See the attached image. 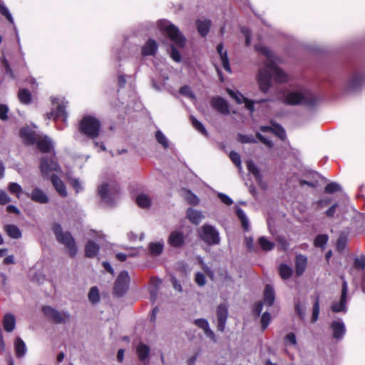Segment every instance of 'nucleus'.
<instances>
[{
  "label": "nucleus",
  "mask_w": 365,
  "mask_h": 365,
  "mask_svg": "<svg viewBox=\"0 0 365 365\" xmlns=\"http://www.w3.org/2000/svg\"><path fill=\"white\" fill-rule=\"evenodd\" d=\"M100 247L92 240H89L85 246V255L87 257L93 258L98 255Z\"/></svg>",
  "instance_id": "28"
},
{
  "label": "nucleus",
  "mask_w": 365,
  "mask_h": 365,
  "mask_svg": "<svg viewBox=\"0 0 365 365\" xmlns=\"http://www.w3.org/2000/svg\"><path fill=\"white\" fill-rule=\"evenodd\" d=\"M237 140L241 143H256L257 140L255 136L252 135H244V134H238Z\"/></svg>",
  "instance_id": "50"
},
{
  "label": "nucleus",
  "mask_w": 365,
  "mask_h": 365,
  "mask_svg": "<svg viewBox=\"0 0 365 365\" xmlns=\"http://www.w3.org/2000/svg\"><path fill=\"white\" fill-rule=\"evenodd\" d=\"M53 231L57 240L64 245L68 250L70 255L75 257L77 254L78 249L71 234L69 232H63L61 225L58 223L53 225Z\"/></svg>",
  "instance_id": "4"
},
{
  "label": "nucleus",
  "mask_w": 365,
  "mask_h": 365,
  "mask_svg": "<svg viewBox=\"0 0 365 365\" xmlns=\"http://www.w3.org/2000/svg\"><path fill=\"white\" fill-rule=\"evenodd\" d=\"M9 112V108L7 106L4 104L0 105V120H6L8 118L7 114Z\"/></svg>",
  "instance_id": "64"
},
{
  "label": "nucleus",
  "mask_w": 365,
  "mask_h": 365,
  "mask_svg": "<svg viewBox=\"0 0 365 365\" xmlns=\"http://www.w3.org/2000/svg\"><path fill=\"white\" fill-rule=\"evenodd\" d=\"M42 312L48 319L57 324L67 322L71 317V314L67 311L59 312L51 306L43 307Z\"/></svg>",
  "instance_id": "7"
},
{
  "label": "nucleus",
  "mask_w": 365,
  "mask_h": 365,
  "mask_svg": "<svg viewBox=\"0 0 365 365\" xmlns=\"http://www.w3.org/2000/svg\"><path fill=\"white\" fill-rule=\"evenodd\" d=\"M331 329L333 332V338L337 340L341 339L346 332L344 323L341 319L333 321L331 324Z\"/></svg>",
  "instance_id": "19"
},
{
  "label": "nucleus",
  "mask_w": 365,
  "mask_h": 365,
  "mask_svg": "<svg viewBox=\"0 0 365 365\" xmlns=\"http://www.w3.org/2000/svg\"><path fill=\"white\" fill-rule=\"evenodd\" d=\"M162 284V281L160 279H155L152 281V287L150 289V300L155 302L157 299L158 292L159 287Z\"/></svg>",
  "instance_id": "36"
},
{
  "label": "nucleus",
  "mask_w": 365,
  "mask_h": 365,
  "mask_svg": "<svg viewBox=\"0 0 365 365\" xmlns=\"http://www.w3.org/2000/svg\"><path fill=\"white\" fill-rule=\"evenodd\" d=\"M319 100V98L309 90L301 88L289 92L285 96L284 102L291 106L302 105L308 108H313Z\"/></svg>",
  "instance_id": "3"
},
{
  "label": "nucleus",
  "mask_w": 365,
  "mask_h": 365,
  "mask_svg": "<svg viewBox=\"0 0 365 365\" xmlns=\"http://www.w3.org/2000/svg\"><path fill=\"white\" fill-rule=\"evenodd\" d=\"M271 321V316L268 312H265L263 313L261 317V323H262V329L263 330L266 329L269 326Z\"/></svg>",
  "instance_id": "55"
},
{
  "label": "nucleus",
  "mask_w": 365,
  "mask_h": 365,
  "mask_svg": "<svg viewBox=\"0 0 365 365\" xmlns=\"http://www.w3.org/2000/svg\"><path fill=\"white\" fill-rule=\"evenodd\" d=\"M98 194L101 199L108 205H113L115 202V197L110 190V185L107 183L103 184L98 187Z\"/></svg>",
  "instance_id": "17"
},
{
  "label": "nucleus",
  "mask_w": 365,
  "mask_h": 365,
  "mask_svg": "<svg viewBox=\"0 0 365 365\" xmlns=\"http://www.w3.org/2000/svg\"><path fill=\"white\" fill-rule=\"evenodd\" d=\"M198 234L200 239L208 245L220 244V233L212 225L205 224L199 229Z\"/></svg>",
  "instance_id": "6"
},
{
  "label": "nucleus",
  "mask_w": 365,
  "mask_h": 365,
  "mask_svg": "<svg viewBox=\"0 0 365 365\" xmlns=\"http://www.w3.org/2000/svg\"><path fill=\"white\" fill-rule=\"evenodd\" d=\"M36 141L38 148L43 153H49L53 150V143L47 135L39 136Z\"/></svg>",
  "instance_id": "20"
},
{
  "label": "nucleus",
  "mask_w": 365,
  "mask_h": 365,
  "mask_svg": "<svg viewBox=\"0 0 365 365\" xmlns=\"http://www.w3.org/2000/svg\"><path fill=\"white\" fill-rule=\"evenodd\" d=\"M236 214L241 222L243 229L245 231H248L250 229L249 220L243 210L240 207H237Z\"/></svg>",
  "instance_id": "35"
},
{
  "label": "nucleus",
  "mask_w": 365,
  "mask_h": 365,
  "mask_svg": "<svg viewBox=\"0 0 365 365\" xmlns=\"http://www.w3.org/2000/svg\"><path fill=\"white\" fill-rule=\"evenodd\" d=\"M156 41L152 38L148 39L142 48L141 53L143 56H153L158 50Z\"/></svg>",
  "instance_id": "25"
},
{
  "label": "nucleus",
  "mask_w": 365,
  "mask_h": 365,
  "mask_svg": "<svg viewBox=\"0 0 365 365\" xmlns=\"http://www.w3.org/2000/svg\"><path fill=\"white\" fill-rule=\"evenodd\" d=\"M341 190V185L336 182H329L324 187V192L328 194H332L334 192H339Z\"/></svg>",
  "instance_id": "45"
},
{
  "label": "nucleus",
  "mask_w": 365,
  "mask_h": 365,
  "mask_svg": "<svg viewBox=\"0 0 365 365\" xmlns=\"http://www.w3.org/2000/svg\"><path fill=\"white\" fill-rule=\"evenodd\" d=\"M191 122L192 124V126L200 133L203 134L204 135H207V133L206 130V128L202 125V123H200L197 119H196L195 117L191 116L190 118Z\"/></svg>",
  "instance_id": "48"
},
{
  "label": "nucleus",
  "mask_w": 365,
  "mask_h": 365,
  "mask_svg": "<svg viewBox=\"0 0 365 365\" xmlns=\"http://www.w3.org/2000/svg\"><path fill=\"white\" fill-rule=\"evenodd\" d=\"M365 82V72L356 71L353 73L347 81L346 89L349 92L358 91Z\"/></svg>",
  "instance_id": "9"
},
{
  "label": "nucleus",
  "mask_w": 365,
  "mask_h": 365,
  "mask_svg": "<svg viewBox=\"0 0 365 365\" xmlns=\"http://www.w3.org/2000/svg\"><path fill=\"white\" fill-rule=\"evenodd\" d=\"M53 104L56 105V108L48 114V118L53 120L61 119L63 122H66L68 114L66 110V105H65L64 101L55 102V100H53Z\"/></svg>",
  "instance_id": "12"
},
{
  "label": "nucleus",
  "mask_w": 365,
  "mask_h": 365,
  "mask_svg": "<svg viewBox=\"0 0 365 365\" xmlns=\"http://www.w3.org/2000/svg\"><path fill=\"white\" fill-rule=\"evenodd\" d=\"M255 49L266 57L265 68L259 71L257 77L260 90L264 93L268 91L272 78L277 83L287 81V75L277 66L278 58L274 56L273 53L263 46H255Z\"/></svg>",
  "instance_id": "1"
},
{
  "label": "nucleus",
  "mask_w": 365,
  "mask_h": 365,
  "mask_svg": "<svg viewBox=\"0 0 365 365\" xmlns=\"http://www.w3.org/2000/svg\"><path fill=\"white\" fill-rule=\"evenodd\" d=\"M4 329L6 332H11L16 326V319L11 314H6L3 319Z\"/></svg>",
  "instance_id": "31"
},
{
  "label": "nucleus",
  "mask_w": 365,
  "mask_h": 365,
  "mask_svg": "<svg viewBox=\"0 0 365 365\" xmlns=\"http://www.w3.org/2000/svg\"><path fill=\"white\" fill-rule=\"evenodd\" d=\"M354 267L357 269H364L365 268V255H361L354 259Z\"/></svg>",
  "instance_id": "58"
},
{
  "label": "nucleus",
  "mask_w": 365,
  "mask_h": 365,
  "mask_svg": "<svg viewBox=\"0 0 365 365\" xmlns=\"http://www.w3.org/2000/svg\"><path fill=\"white\" fill-rule=\"evenodd\" d=\"M328 241L327 235H319L314 240V245L317 247H324Z\"/></svg>",
  "instance_id": "53"
},
{
  "label": "nucleus",
  "mask_w": 365,
  "mask_h": 365,
  "mask_svg": "<svg viewBox=\"0 0 365 365\" xmlns=\"http://www.w3.org/2000/svg\"><path fill=\"white\" fill-rule=\"evenodd\" d=\"M211 106L222 114L227 115L230 113L227 103L220 96H215L212 98Z\"/></svg>",
  "instance_id": "18"
},
{
  "label": "nucleus",
  "mask_w": 365,
  "mask_h": 365,
  "mask_svg": "<svg viewBox=\"0 0 365 365\" xmlns=\"http://www.w3.org/2000/svg\"><path fill=\"white\" fill-rule=\"evenodd\" d=\"M135 201L138 205L141 208H148L151 204L150 197L145 194L138 195Z\"/></svg>",
  "instance_id": "38"
},
{
  "label": "nucleus",
  "mask_w": 365,
  "mask_h": 365,
  "mask_svg": "<svg viewBox=\"0 0 365 365\" xmlns=\"http://www.w3.org/2000/svg\"><path fill=\"white\" fill-rule=\"evenodd\" d=\"M273 132L282 140H284L286 138V132L285 130L280 125H277L274 129H273Z\"/></svg>",
  "instance_id": "61"
},
{
  "label": "nucleus",
  "mask_w": 365,
  "mask_h": 365,
  "mask_svg": "<svg viewBox=\"0 0 365 365\" xmlns=\"http://www.w3.org/2000/svg\"><path fill=\"white\" fill-rule=\"evenodd\" d=\"M186 215L189 220L195 225H198L203 218L202 212L192 208H188Z\"/></svg>",
  "instance_id": "30"
},
{
  "label": "nucleus",
  "mask_w": 365,
  "mask_h": 365,
  "mask_svg": "<svg viewBox=\"0 0 365 365\" xmlns=\"http://www.w3.org/2000/svg\"><path fill=\"white\" fill-rule=\"evenodd\" d=\"M0 13L1 15L4 16L11 24H14L11 14L6 6L2 2H0Z\"/></svg>",
  "instance_id": "49"
},
{
  "label": "nucleus",
  "mask_w": 365,
  "mask_h": 365,
  "mask_svg": "<svg viewBox=\"0 0 365 365\" xmlns=\"http://www.w3.org/2000/svg\"><path fill=\"white\" fill-rule=\"evenodd\" d=\"M50 178L56 192L61 196L66 197L67 190L64 182L56 175H51Z\"/></svg>",
  "instance_id": "24"
},
{
  "label": "nucleus",
  "mask_w": 365,
  "mask_h": 365,
  "mask_svg": "<svg viewBox=\"0 0 365 365\" xmlns=\"http://www.w3.org/2000/svg\"><path fill=\"white\" fill-rule=\"evenodd\" d=\"M211 25L212 21L208 19H197L196 21L197 31L202 37H205L208 34Z\"/></svg>",
  "instance_id": "23"
},
{
  "label": "nucleus",
  "mask_w": 365,
  "mask_h": 365,
  "mask_svg": "<svg viewBox=\"0 0 365 365\" xmlns=\"http://www.w3.org/2000/svg\"><path fill=\"white\" fill-rule=\"evenodd\" d=\"M9 190L11 194L16 195L18 197H20V195L23 192L21 185L16 182H11L9 185Z\"/></svg>",
  "instance_id": "51"
},
{
  "label": "nucleus",
  "mask_w": 365,
  "mask_h": 365,
  "mask_svg": "<svg viewBox=\"0 0 365 365\" xmlns=\"http://www.w3.org/2000/svg\"><path fill=\"white\" fill-rule=\"evenodd\" d=\"M185 199L190 205H197L199 202L197 195L188 190L186 191Z\"/></svg>",
  "instance_id": "56"
},
{
  "label": "nucleus",
  "mask_w": 365,
  "mask_h": 365,
  "mask_svg": "<svg viewBox=\"0 0 365 365\" xmlns=\"http://www.w3.org/2000/svg\"><path fill=\"white\" fill-rule=\"evenodd\" d=\"M101 129L100 121L92 116L84 117L79 125V130L86 136L95 139L99 135Z\"/></svg>",
  "instance_id": "5"
},
{
  "label": "nucleus",
  "mask_w": 365,
  "mask_h": 365,
  "mask_svg": "<svg viewBox=\"0 0 365 365\" xmlns=\"http://www.w3.org/2000/svg\"><path fill=\"white\" fill-rule=\"evenodd\" d=\"M150 347L147 344L140 342L136 346V354L138 359L142 362L148 361L150 356Z\"/></svg>",
  "instance_id": "22"
},
{
  "label": "nucleus",
  "mask_w": 365,
  "mask_h": 365,
  "mask_svg": "<svg viewBox=\"0 0 365 365\" xmlns=\"http://www.w3.org/2000/svg\"><path fill=\"white\" fill-rule=\"evenodd\" d=\"M347 293H348V284L347 282L343 279L342 289L340 300L339 302H333L331 309L333 312H346V302H347Z\"/></svg>",
  "instance_id": "10"
},
{
  "label": "nucleus",
  "mask_w": 365,
  "mask_h": 365,
  "mask_svg": "<svg viewBox=\"0 0 365 365\" xmlns=\"http://www.w3.org/2000/svg\"><path fill=\"white\" fill-rule=\"evenodd\" d=\"M149 250L152 255H158L163 250V242L150 243L149 245Z\"/></svg>",
  "instance_id": "47"
},
{
  "label": "nucleus",
  "mask_w": 365,
  "mask_h": 365,
  "mask_svg": "<svg viewBox=\"0 0 365 365\" xmlns=\"http://www.w3.org/2000/svg\"><path fill=\"white\" fill-rule=\"evenodd\" d=\"M228 317V307L225 304H220L217 307V330L224 331Z\"/></svg>",
  "instance_id": "14"
},
{
  "label": "nucleus",
  "mask_w": 365,
  "mask_h": 365,
  "mask_svg": "<svg viewBox=\"0 0 365 365\" xmlns=\"http://www.w3.org/2000/svg\"><path fill=\"white\" fill-rule=\"evenodd\" d=\"M41 170L43 178H51V172H58L60 167L58 164L55 161L54 158H48L43 157L41 161Z\"/></svg>",
  "instance_id": "11"
},
{
  "label": "nucleus",
  "mask_w": 365,
  "mask_h": 365,
  "mask_svg": "<svg viewBox=\"0 0 365 365\" xmlns=\"http://www.w3.org/2000/svg\"><path fill=\"white\" fill-rule=\"evenodd\" d=\"M292 269L286 264H281L279 267V274L282 279H288L292 275Z\"/></svg>",
  "instance_id": "37"
},
{
  "label": "nucleus",
  "mask_w": 365,
  "mask_h": 365,
  "mask_svg": "<svg viewBox=\"0 0 365 365\" xmlns=\"http://www.w3.org/2000/svg\"><path fill=\"white\" fill-rule=\"evenodd\" d=\"M19 101L24 104H29L31 101V94L28 89H20L19 91Z\"/></svg>",
  "instance_id": "42"
},
{
  "label": "nucleus",
  "mask_w": 365,
  "mask_h": 365,
  "mask_svg": "<svg viewBox=\"0 0 365 365\" xmlns=\"http://www.w3.org/2000/svg\"><path fill=\"white\" fill-rule=\"evenodd\" d=\"M180 93L182 96H187L190 99H195V96L192 91V89L188 86H184L180 88Z\"/></svg>",
  "instance_id": "54"
},
{
  "label": "nucleus",
  "mask_w": 365,
  "mask_h": 365,
  "mask_svg": "<svg viewBox=\"0 0 365 365\" xmlns=\"http://www.w3.org/2000/svg\"><path fill=\"white\" fill-rule=\"evenodd\" d=\"M259 245L262 250L269 251L274 247V242L267 240L265 237H261L258 240Z\"/></svg>",
  "instance_id": "44"
},
{
  "label": "nucleus",
  "mask_w": 365,
  "mask_h": 365,
  "mask_svg": "<svg viewBox=\"0 0 365 365\" xmlns=\"http://www.w3.org/2000/svg\"><path fill=\"white\" fill-rule=\"evenodd\" d=\"M307 259L304 255H299L296 257L295 272L297 276H301L306 269Z\"/></svg>",
  "instance_id": "29"
},
{
  "label": "nucleus",
  "mask_w": 365,
  "mask_h": 365,
  "mask_svg": "<svg viewBox=\"0 0 365 365\" xmlns=\"http://www.w3.org/2000/svg\"><path fill=\"white\" fill-rule=\"evenodd\" d=\"M20 136L26 145H34L36 143L35 133L29 127H24L20 130Z\"/></svg>",
  "instance_id": "21"
},
{
  "label": "nucleus",
  "mask_w": 365,
  "mask_h": 365,
  "mask_svg": "<svg viewBox=\"0 0 365 365\" xmlns=\"http://www.w3.org/2000/svg\"><path fill=\"white\" fill-rule=\"evenodd\" d=\"M217 51L220 55L223 68L227 72L231 73V68H230L229 59L227 57V51L224 49V46L222 43H219L217 45Z\"/></svg>",
  "instance_id": "26"
},
{
  "label": "nucleus",
  "mask_w": 365,
  "mask_h": 365,
  "mask_svg": "<svg viewBox=\"0 0 365 365\" xmlns=\"http://www.w3.org/2000/svg\"><path fill=\"white\" fill-rule=\"evenodd\" d=\"M217 196L220 200L227 205H231L233 203L232 200L226 194L219 192Z\"/></svg>",
  "instance_id": "63"
},
{
  "label": "nucleus",
  "mask_w": 365,
  "mask_h": 365,
  "mask_svg": "<svg viewBox=\"0 0 365 365\" xmlns=\"http://www.w3.org/2000/svg\"><path fill=\"white\" fill-rule=\"evenodd\" d=\"M346 245V237L345 236H340L336 242V248L339 251L344 250Z\"/></svg>",
  "instance_id": "62"
},
{
  "label": "nucleus",
  "mask_w": 365,
  "mask_h": 365,
  "mask_svg": "<svg viewBox=\"0 0 365 365\" xmlns=\"http://www.w3.org/2000/svg\"><path fill=\"white\" fill-rule=\"evenodd\" d=\"M319 312H320V299H319V296L317 295L315 297L314 303L313 304L312 317V323H315L318 320Z\"/></svg>",
  "instance_id": "40"
},
{
  "label": "nucleus",
  "mask_w": 365,
  "mask_h": 365,
  "mask_svg": "<svg viewBox=\"0 0 365 365\" xmlns=\"http://www.w3.org/2000/svg\"><path fill=\"white\" fill-rule=\"evenodd\" d=\"M88 299L93 304H96L100 301L99 292L97 287H93L89 291Z\"/></svg>",
  "instance_id": "46"
},
{
  "label": "nucleus",
  "mask_w": 365,
  "mask_h": 365,
  "mask_svg": "<svg viewBox=\"0 0 365 365\" xmlns=\"http://www.w3.org/2000/svg\"><path fill=\"white\" fill-rule=\"evenodd\" d=\"M158 27L162 33L166 34L173 45L170 48V56L175 62L181 61V56L175 46L183 48L185 46L186 38L180 31L179 29L169 21L162 19L158 21Z\"/></svg>",
  "instance_id": "2"
},
{
  "label": "nucleus",
  "mask_w": 365,
  "mask_h": 365,
  "mask_svg": "<svg viewBox=\"0 0 365 365\" xmlns=\"http://www.w3.org/2000/svg\"><path fill=\"white\" fill-rule=\"evenodd\" d=\"M130 277L127 271H122L118 276L113 288V294L116 297L124 295L129 287Z\"/></svg>",
  "instance_id": "8"
},
{
  "label": "nucleus",
  "mask_w": 365,
  "mask_h": 365,
  "mask_svg": "<svg viewBox=\"0 0 365 365\" xmlns=\"http://www.w3.org/2000/svg\"><path fill=\"white\" fill-rule=\"evenodd\" d=\"M247 167L250 173L253 174V175L255 178V180L261 183L262 181V175L260 173V171L259 168L256 166L255 163L252 160H248L247 162Z\"/></svg>",
  "instance_id": "34"
},
{
  "label": "nucleus",
  "mask_w": 365,
  "mask_h": 365,
  "mask_svg": "<svg viewBox=\"0 0 365 365\" xmlns=\"http://www.w3.org/2000/svg\"><path fill=\"white\" fill-rule=\"evenodd\" d=\"M1 66L4 68L5 75L7 77H9L10 79L16 78L15 73L11 67L9 62L5 57H3L1 59Z\"/></svg>",
  "instance_id": "39"
},
{
  "label": "nucleus",
  "mask_w": 365,
  "mask_h": 365,
  "mask_svg": "<svg viewBox=\"0 0 365 365\" xmlns=\"http://www.w3.org/2000/svg\"><path fill=\"white\" fill-rule=\"evenodd\" d=\"M284 343L285 344L296 346L297 342L295 334L293 332L288 333L284 337Z\"/></svg>",
  "instance_id": "57"
},
{
  "label": "nucleus",
  "mask_w": 365,
  "mask_h": 365,
  "mask_svg": "<svg viewBox=\"0 0 365 365\" xmlns=\"http://www.w3.org/2000/svg\"><path fill=\"white\" fill-rule=\"evenodd\" d=\"M196 284L200 287H203L206 284V277L204 274L197 272L195 278Z\"/></svg>",
  "instance_id": "59"
},
{
  "label": "nucleus",
  "mask_w": 365,
  "mask_h": 365,
  "mask_svg": "<svg viewBox=\"0 0 365 365\" xmlns=\"http://www.w3.org/2000/svg\"><path fill=\"white\" fill-rule=\"evenodd\" d=\"M26 195L31 200L39 204H46L49 202L48 195L38 187H34L31 193H26Z\"/></svg>",
  "instance_id": "15"
},
{
  "label": "nucleus",
  "mask_w": 365,
  "mask_h": 365,
  "mask_svg": "<svg viewBox=\"0 0 365 365\" xmlns=\"http://www.w3.org/2000/svg\"><path fill=\"white\" fill-rule=\"evenodd\" d=\"M185 235L179 230L173 231L168 239V244L173 247H181L185 244Z\"/></svg>",
  "instance_id": "16"
},
{
  "label": "nucleus",
  "mask_w": 365,
  "mask_h": 365,
  "mask_svg": "<svg viewBox=\"0 0 365 365\" xmlns=\"http://www.w3.org/2000/svg\"><path fill=\"white\" fill-rule=\"evenodd\" d=\"M294 309L299 318L302 320H304L307 313V306L305 303H302L299 301L296 302Z\"/></svg>",
  "instance_id": "41"
},
{
  "label": "nucleus",
  "mask_w": 365,
  "mask_h": 365,
  "mask_svg": "<svg viewBox=\"0 0 365 365\" xmlns=\"http://www.w3.org/2000/svg\"><path fill=\"white\" fill-rule=\"evenodd\" d=\"M194 324L203 331L210 326L208 321L205 319H197L194 321Z\"/></svg>",
  "instance_id": "60"
},
{
  "label": "nucleus",
  "mask_w": 365,
  "mask_h": 365,
  "mask_svg": "<svg viewBox=\"0 0 365 365\" xmlns=\"http://www.w3.org/2000/svg\"><path fill=\"white\" fill-rule=\"evenodd\" d=\"M230 158L232 163L238 168L240 170H242L241 158L239 153L235 151H231L230 153Z\"/></svg>",
  "instance_id": "52"
},
{
  "label": "nucleus",
  "mask_w": 365,
  "mask_h": 365,
  "mask_svg": "<svg viewBox=\"0 0 365 365\" xmlns=\"http://www.w3.org/2000/svg\"><path fill=\"white\" fill-rule=\"evenodd\" d=\"M275 299V294L274 288L270 284H267L264 291L263 303L270 307L274 304Z\"/></svg>",
  "instance_id": "27"
},
{
  "label": "nucleus",
  "mask_w": 365,
  "mask_h": 365,
  "mask_svg": "<svg viewBox=\"0 0 365 365\" xmlns=\"http://www.w3.org/2000/svg\"><path fill=\"white\" fill-rule=\"evenodd\" d=\"M14 347L16 356L21 358L25 356L27 349L24 341L20 338L17 337L14 342Z\"/></svg>",
  "instance_id": "32"
},
{
  "label": "nucleus",
  "mask_w": 365,
  "mask_h": 365,
  "mask_svg": "<svg viewBox=\"0 0 365 365\" xmlns=\"http://www.w3.org/2000/svg\"><path fill=\"white\" fill-rule=\"evenodd\" d=\"M4 230L6 234L13 239H19L22 234L19 228L14 225H6L4 226Z\"/></svg>",
  "instance_id": "33"
},
{
  "label": "nucleus",
  "mask_w": 365,
  "mask_h": 365,
  "mask_svg": "<svg viewBox=\"0 0 365 365\" xmlns=\"http://www.w3.org/2000/svg\"><path fill=\"white\" fill-rule=\"evenodd\" d=\"M227 93L230 96L233 98L237 104L245 103V108L250 111V113H253L255 110L254 104L255 101H252L245 98L242 93L238 91H234L230 88L227 89Z\"/></svg>",
  "instance_id": "13"
},
{
  "label": "nucleus",
  "mask_w": 365,
  "mask_h": 365,
  "mask_svg": "<svg viewBox=\"0 0 365 365\" xmlns=\"http://www.w3.org/2000/svg\"><path fill=\"white\" fill-rule=\"evenodd\" d=\"M155 138L157 142L160 144L163 148L167 149L169 148V140L161 130H158L155 132Z\"/></svg>",
  "instance_id": "43"
}]
</instances>
